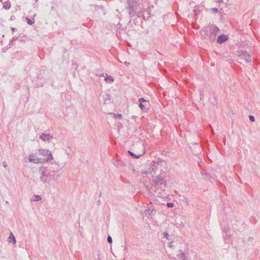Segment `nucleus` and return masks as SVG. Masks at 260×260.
Masks as SVG:
<instances>
[{"label":"nucleus","mask_w":260,"mask_h":260,"mask_svg":"<svg viewBox=\"0 0 260 260\" xmlns=\"http://www.w3.org/2000/svg\"><path fill=\"white\" fill-rule=\"evenodd\" d=\"M42 200V198L39 195H35V199H34V201H40Z\"/></svg>","instance_id":"4be33fe9"},{"label":"nucleus","mask_w":260,"mask_h":260,"mask_svg":"<svg viewBox=\"0 0 260 260\" xmlns=\"http://www.w3.org/2000/svg\"><path fill=\"white\" fill-rule=\"evenodd\" d=\"M129 8V15L131 17L135 16L138 17L143 16L144 19L145 20V16L142 14L140 11L141 8L139 5L137 0H127Z\"/></svg>","instance_id":"f03ea898"},{"label":"nucleus","mask_w":260,"mask_h":260,"mask_svg":"<svg viewBox=\"0 0 260 260\" xmlns=\"http://www.w3.org/2000/svg\"><path fill=\"white\" fill-rule=\"evenodd\" d=\"M167 206L168 208H172L174 207V204L172 202L168 203Z\"/></svg>","instance_id":"cd10ccee"},{"label":"nucleus","mask_w":260,"mask_h":260,"mask_svg":"<svg viewBox=\"0 0 260 260\" xmlns=\"http://www.w3.org/2000/svg\"><path fill=\"white\" fill-rule=\"evenodd\" d=\"M229 39V37L227 35H221L218 37L217 42L219 44H222L225 42Z\"/></svg>","instance_id":"9d476101"},{"label":"nucleus","mask_w":260,"mask_h":260,"mask_svg":"<svg viewBox=\"0 0 260 260\" xmlns=\"http://www.w3.org/2000/svg\"><path fill=\"white\" fill-rule=\"evenodd\" d=\"M163 235H164V238H166L168 240H170V239H169L170 236L167 232H164L163 233Z\"/></svg>","instance_id":"a878e982"},{"label":"nucleus","mask_w":260,"mask_h":260,"mask_svg":"<svg viewBox=\"0 0 260 260\" xmlns=\"http://www.w3.org/2000/svg\"><path fill=\"white\" fill-rule=\"evenodd\" d=\"M107 241H108V243L110 244H111L112 243V238L111 236H110V235H109L108 236Z\"/></svg>","instance_id":"c85d7f7f"},{"label":"nucleus","mask_w":260,"mask_h":260,"mask_svg":"<svg viewBox=\"0 0 260 260\" xmlns=\"http://www.w3.org/2000/svg\"><path fill=\"white\" fill-rule=\"evenodd\" d=\"M164 178L165 176L160 174L153 179V182L155 185H160L164 183Z\"/></svg>","instance_id":"0eeeda50"},{"label":"nucleus","mask_w":260,"mask_h":260,"mask_svg":"<svg viewBox=\"0 0 260 260\" xmlns=\"http://www.w3.org/2000/svg\"><path fill=\"white\" fill-rule=\"evenodd\" d=\"M160 162H153L151 164L150 168V173L152 174V177L154 174L156 173V171L158 170H160V171L162 170L160 169Z\"/></svg>","instance_id":"423d86ee"},{"label":"nucleus","mask_w":260,"mask_h":260,"mask_svg":"<svg viewBox=\"0 0 260 260\" xmlns=\"http://www.w3.org/2000/svg\"><path fill=\"white\" fill-rule=\"evenodd\" d=\"M147 104H140L139 107L142 110H145L146 109Z\"/></svg>","instance_id":"412c9836"},{"label":"nucleus","mask_w":260,"mask_h":260,"mask_svg":"<svg viewBox=\"0 0 260 260\" xmlns=\"http://www.w3.org/2000/svg\"><path fill=\"white\" fill-rule=\"evenodd\" d=\"M103 96H104V100H105V102H106L107 101L110 100L111 96L109 94H106L103 95Z\"/></svg>","instance_id":"5701e85b"},{"label":"nucleus","mask_w":260,"mask_h":260,"mask_svg":"<svg viewBox=\"0 0 260 260\" xmlns=\"http://www.w3.org/2000/svg\"><path fill=\"white\" fill-rule=\"evenodd\" d=\"M169 247H171V248H172V247H173L174 246L173 245V241L169 243Z\"/></svg>","instance_id":"2f4dec72"},{"label":"nucleus","mask_w":260,"mask_h":260,"mask_svg":"<svg viewBox=\"0 0 260 260\" xmlns=\"http://www.w3.org/2000/svg\"><path fill=\"white\" fill-rule=\"evenodd\" d=\"M124 63H125V64H129V63H127V62H126V61L124 62Z\"/></svg>","instance_id":"58836bf2"},{"label":"nucleus","mask_w":260,"mask_h":260,"mask_svg":"<svg viewBox=\"0 0 260 260\" xmlns=\"http://www.w3.org/2000/svg\"><path fill=\"white\" fill-rule=\"evenodd\" d=\"M249 120L251 121V122H254V120H255V118L252 115H249Z\"/></svg>","instance_id":"7c9ffc66"},{"label":"nucleus","mask_w":260,"mask_h":260,"mask_svg":"<svg viewBox=\"0 0 260 260\" xmlns=\"http://www.w3.org/2000/svg\"><path fill=\"white\" fill-rule=\"evenodd\" d=\"M211 11L214 13H216L218 12V9L216 8H213L211 9Z\"/></svg>","instance_id":"c756f323"},{"label":"nucleus","mask_w":260,"mask_h":260,"mask_svg":"<svg viewBox=\"0 0 260 260\" xmlns=\"http://www.w3.org/2000/svg\"><path fill=\"white\" fill-rule=\"evenodd\" d=\"M11 3L9 1H6L3 4V8L6 10H9L11 8Z\"/></svg>","instance_id":"2eb2a0df"},{"label":"nucleus","mask_w":260,"mask_h":260,"mask_svg":"<svg viewBox=\"0 0 260 260\" xmlns=\"http://www.w3.org/2000/svg\"><path fill=\"white\" fill-rule=\"evenodd\" d=\"M57 176L59 177L60 176L59 174H58Z\"/></svg>","instance_id":"a19ab883"},{"label":"nucleus","mask_w":260,"mask_h":260,"mask_svg":"<svg viewBox=\"0 0 260 260\" xmlns=\"http://www.w3.org/2000/svg\"><path fill=\"white\" fill-rule=\"evenodd\" d=\"M156 211L154 209H151L150 208H149L148 209L146 210L145 213H148L151 216L154 215L155 214Z\"/></svg>","instance_id":"dca6fc26"},{"label":"nucleus","mask_w":260,"mask_h":260,"mask_svg":"<svg viewBox=\"0 0 260 260\" xmlns=\"http://www.w3.org/2000/svg\"><path fill=\"white\" fill-rule=\"evenodd\" d=\"M110 114L113 115L114 116V117L115 119L118 118L119 119L122 118V115L120 114H115L113 113H111Z\"/></svg>","instance_id":"a211bd4d"},{"label":"nucleus","mask_w":260,"mask_h":260,"mask_svg":"<svg viewBox=\"0 0 260 260\" xmlns=\"http://www.w3.org/2000/svg\"><path fill=\"white\" fill-rule=\"evenodd\" d=\"M18 37H13L12 39L10 41V43L8 45L9 48L11 47V44L13 43L14 41L18 40Z\"/></svg>","instance_id":"aec40b11"},{"label":"nucleus","mask_w":260,"mask_h":260,"mask_svg":"<svg viewBox=\"0 0 260 260\" xmlns=\"http://www.w3.org/2000/svg\"><path fill=\"white\" fill-rule=\"evenodd\" d=\"M40 138L43 141H47L48 142H50L53 139V137L49 134H42L40 135Z\"/></svg>","instance_id":"1a4fd4ad"},{"label":"nucleus","mask_w":260,"mask_h":260,"mask_svg":"<svg viewBox=\"0 0 260 260\" xmlns=\"http://www.w3.org/2000/svg\"><path fill=\"white\" fill-rule=\"evenodd\" d=\"M38 152L39 154L44 156V158H35L34 155H29L28 159L30 162L35 164H43L45 162H49L53 159V157L50 150L46 149H40Z\"/></svg>","instance_id":"f257e3e1"},{"label":"nucleus","mask_w":260,"mask_h":260,"mask_svg":"<svg viewBox=\"0 0 260 260\" xmlns=\"http://www.w3.org/2000/svg\"><path fill=\"white\" fill-rule=\"evenodd\" d=\"M232 228L235 233L238 232H240V229L238 228V221L236 220L233 221L232 223Z\"/></svg>","instance_id":"9b49d317"},{"label":"nucleus","mask_w":260,"mask_h":260,"mask_svg":"<svg viewBox=\"0 0 260 260\" xmlns=\"http://www.w3.org/2000/svg\"><path fill=\"white\" fill-rule=\"evenodd\" d=\"M124 251L125 252H127V247H125V248L124 249Z\"/></svg>","instance_id":"e433bc0d"},{"label":"nucleus","mask_w":260,"mask_h":260,"mask_svg":"<svg viewBox=\"0 0 260 260\" xmlns=\"http://www.w3.org/2000/svg\"><path fill=\"white\" fill-rule=\"evenodd\" d=\"M8 242L9 243L12 242L13 244H15L16 242L15 237L12 233H10V235L8 237Z\"/></svg>","instance_id":"f8f14e48"},{"label":"nucleus","mask_w":260,"mask_h":260,"mask_svg":"<svg viewBox=\"0 0 260 260\" xmlns=\"http://www.w3.org/2000/svg\"><path fill=\"white\" fill-rule=\"evenodd\" d=\"M105 81L108 82L112 83L114 81V78L111 76H108L105 79Z\"/></svg>","instance_id":"f3484780"},{"label":"nucleus","mask_w":260,"mask_h":260,"mask_svg":"<svg viewBox=\"0 0 260 260\" xmlns=\"http://www.w3.org/2000/svg\"><path fill=\"white\" fill-rule=\"evenodd\" d=\"M219 28L214 25H211L209 29V40L213 41L215 39L217 33L219 31Z\"/></svg>","instance_id":"20e7f679"},{"label":"nucleus","mask_w":260,"mask_h":260,"mask_svg":"<svg viewBox=\"0 0 260 260\" xmlns=\"http://www.w3.org/2000/svg\"><path fill=\"white\" fill-rule=\"evenodd\" d=\"M222 232L225 233L226 236H228V237H229L230 238H232V235L230 234V228L229 227L224 228L222 230Z\"/></svg>","instance_id":"ddd939ff"},{"label":"nucleus","mask_w":260,"mask_h":260,"mask_svg":"<svg viewBox=\"0 0 260 260\" xmlns=\"http://www.w3.org/2000/svg\"><path fill=\"white\" fill-rule=\"evenodd\" d=\"M200 99H201V100H202L204 98V92L202 89L200 90Z\"/></svg>","instance_id":"393cba45"},{"label":"nucleus","mask_w":260,"mask_h":260,"mask_svg":"<svg viewBox=\"0 0 260 260\" xmlns=\"http://www.w3.org/2000/svg\"><path fill=\"white\" fill-rule=\"evenodd\" d=\"M26 21H27V23L29 25H32L35 22L34 20H31L30 19H29L28 17L26 18Z\"/></svg>","instance_id":"b1692460"},{"label":"nucleus","mask_w":260,"mask_h":260,"mask_svg":"<svg viewBox=\"0 0 260 260\" xmlns=\"http://www.w3.org/2000/svg\"><path fill=\"white\" fill-rule=\"evenodd\" d=\"M179 252L176 255L177 260H190L188 253L183 252L181 250H179Z\"/></svg>","instance_id":"6e6552de"},{"label":"nucleus","mask_w":260,"mask_h":260,"mask_svg":"<svg viewBox=\"0 0 260 260\" xmlns=\"http://www.w3.org/2000/svg\"><path fill=\"white\" fill-rule=\"evenodd\" d=\"M0 2H3V0H0Z\"/></svg>","instance_id":"79ce46f5"},{"label":"nucleus","mask_w":260,"mask_h":260,"mask_svg":"<svg viewBox=\"0 0 260 260\" xmlns=\"http://www.w3.org/2000/svg\"><path fill=\"white\" fill-rule=\"evenodd\" d=\"M239 58L244 60L246 62H250L251 60V55L245 51H241L239 52Z\"/></svg>","instance_id":"39448f33"},{"label":"nucleus","mask_w":260,"mask_h":260,"mask_svg":"<svg viewBox=\"0 0 260 260\" xmlns=\"http://www.w3.org/2000/svg\"><path fill=\"white\" fill-rule=\"evenodd\" d=\"M100 255H101V252H100V250H98L97 258H95V260H101Z\"/></svg>","instance_id":"bb28decb"},{"label":"nucleus","mask_w":260,"mask_h":260,"mask_svg":"<svg viewBox=\"0 0 260 260\" xmlns=\"http://www.w3.org/2000/svg\"><path fill=\"white\" fill-rule=\"evenodd\" d=\"M3 166L5 167V168H6L7 165V164L6 162H3Z\"/></svg>","instance_id":"72a5a7b5"},{"label":"nucleus","mask_w":260,"mask_h":260,"mask_svg":"<svg viewBox=\"0 0 260 260\" xmlns=\"http://www.w3.org/2000/svg\"><path fill=\"white\" fill-rule=\"evenodd\" d=\"M212 133L213 134H214V131H213V129L212 130Z\"/></svg>","instance_id":"ea45409f"},{"label":"nucleus","mask_w":260,"mask_h":260,"mask_svg":"<svg viewBox=\"0 0 260 260\" xmlns=\"http://www.w3.org/2000/svg\"><path fill=\"white\" fill-rule=\"evenodd\" d=\"M101 202L100 200L97 201V204L98 206H100L101 205Z\"/></svg>","instance_id":"f704fd0d"},{"label":"nucleus","mask_w":260,"mask_h":260,"mask_svg":"<svg viewBox=\"0 0 260 260\" xmlns=\"http://www.w3.org/2000/svg\"><path fill=\"white\" fill-rule=\"evenodd\" d=\"M253 238L252 237H249L248 238V240L249 241H251L252 240H253Z\"/></svg>","instance_id":"473e14b6"},{"label":"nucleus","mask_w":260,"mask_h":260,"mask_svg":"<svg viewBox=\"0 0 260 260\" xmlns=\"http://www.w3.org/2000/svg\"><path fill=\"white\" fill-rule=\"evenodd\" d=\"M101 196H102V192H101L100 193V194H99V197H101Z\"/></svg>","instance_id":"4c0bfd02"},{"label":"nucleus","mask_w":260,"mask_h":260,"mask_svg":"<svg viewBox=\"0 0 260 260\" xmlns=\"http://www.w3.org/2000/svg\"><path fill=\"white\" fill-rule=\"evenodd\" d=\"M139 102L140 104H148L149 103L148 101L146 100L143 98L139 99Z\"/></svg>","instance_id":"6ab92c4d"},{"label":"nucleus","mask_w":260,"mask_h":260,"mask_svg":"<svg viewBox=\"0 0 260 260\" xmlns=\"http://www.w3.org/2000/svg\"><path fill=\"white\" fill-rule=\"evenodd\" d=\"M128 153L130 155L133 156L134 158H139L140 156L144 155L145 153V150H144V152H143L142 154H139V155H136V154H134L133 152L129 151V150L128 151Z\"/></svg>","instance_id":"4468645a"},{"label":"nucleus","mask_w":260,"mask_h":260,"mask_svg":"<svg viewBox=\"0 0 260 260\" xmlns=\"http://www.w3.org/2000/svg\"><path fill=\"white\" fill-rule=\"evenodd\" d=\"M11 29L12 31H14L15 30V29H16V28H14V27H11Z\"/></svg>","instance_id":"c9c22d12"},{"label":"nucleus","mask_w":260,"mask_h":260,"mask_svg":"<svg viewBox=\"0 0 260 260\" xmlns=\"http://www.w3.org/2000/svg\"><path fill=\"white\" fill-rule=\"evenodd\" d=\"M39 171L41 174L40 177V180L44 183H46L50 180V178L54 177L55 175V171L53 172V174H52L49 170L44 167H41L39 168Z\"/></svg>","instance_id":"7ed1b4c3"}]
</instances>
